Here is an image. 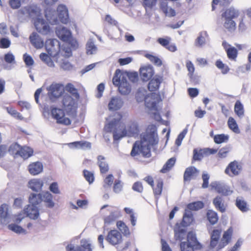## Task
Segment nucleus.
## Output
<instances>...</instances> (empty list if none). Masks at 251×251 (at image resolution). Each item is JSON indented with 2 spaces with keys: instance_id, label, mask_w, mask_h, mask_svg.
Listing matches in <instances>:
<instances>
[{
  "instance_id": "39",
  "label": "nucleus",
  "mask_w": 251,
  "mask_h": 251,
  "mask_svg": "<svg viewBox=\"0 0 251 251\" xmlns=\"http://www.w3.org/2000/svg\"><path fill=\"white\" fill-rule=\"evenodd\" d=\"M116 226L124 236H128L130 235V232L129 228L124 222L122 221H118Z\"/></svg>"
},
{
  "instance_id": "1",
  "label": "nucleus",
  "mask_w": 251,
  "mask_h": 251,
  "mask_svg": "<svg viewBox=\"0 0 251 251\" xmlns=\"http://www.w3.org/2000/svg\"><path fill=\"white\" fill-rule=\"evenodd\" d=\"M119 118L114 119L104 126L107 132H112L114 141H118L125 136H134L137 135L139 132V127L137 123L130 122L126 127H124L121 122L122 116L118 114Z\"/></svg>"
},
{
  "instance_id": "47",
  "label": "nucleus",
  "mask_w": 251,
  "mask_h": 251,
  "mask_svg": "<svg viewBox=\"0 0 251 251\" xmlns=\"http://www.w3.org/2000/svg\"><path fill=\"white\" fill-rule=\"evenodd\" d=\"M145 57L157 66H161L162 64L161 60L156 56L150 53H146L145 54Z\"/></svg>"
},
{
  "instance_id": "24",
  "label": "nucleus",
  "mask_w": 251,
  "mask_h": 251,
  "mask_svg": "<svg viewBox=\"0 0 251 251\" xmlns=\"http://www.w3.org/2000/svg\"><path fill=\"white\" fill-rule=\"evenodd\" d=\"M28 170L31 175L35 176L43 171V166L42 163L40 162H33L28 165Z\"/></svg>"
},
{
  "instance_id": "64",
  "label": "nucleus",
  "mask_w": 251,
  "mask_h": 251,
  "mask_svg": "<svg viewBox=\"0 0 251 251\" xmlns=\"http://www.w3.org/2000/svg\"><path fill=\"white\" fill-rule=\"evenodd\" d=\"M4 59L7 63H12L15 61V57L11 53L8 52L4 55Z\"/></svg>"
},
{
  "instance_id": "29",
  "label": "nucleus",
  "mask_w": 251,
  "mask_h": 251,
  "mask_svg": "<svg viewBox=\"0 0 251 251\" xmlns=\"http://www.w3.org/2000/svg\"><path fill=\"white\" fill-rule=\"evenodd\" d=\"M42 195V201L46 203V206L49 208H52L54 205V203L52 201V195L48 191L43 192Z\"/></svg>"
},
{
  "instance_id": "54",
  "label": "nucleus",
  "mask_w": 251,
  "mask_h": 251,
  "mask_svg": "<svg viewBox=\"0 0 251 251\" xmlns=\"http://www.w3.org/2000/svg\"><path fill=\"white\" fill-rule=\"evenodd\" d=\"M72 144L74 145L76 148H91V143L86 142V141H76L72 143Z\"/></svg>"
},
{
  "instance_id": "13",
  "label": "nucleus",
  "mask_w": 251,
  "mask_h": 251,
  "mask_svg": "<svg viewBox=\"0 0 251 251\" xmlns=\"http://www.w3.org/2000/svg\"><path fill=\"white\" fill-rule=\"evenodd\" d=\"M34 25L36 30L43 35L48 34L50 32L49 25L43 19H36L34 21Z\"/></svg>"
},
{
  "instance_id": "60",
  "label": "nucleus",
  "mask_w": 251,
  "mask_h": 251,
  "mask_svg": "<svg viewBox=\"0 0 251 251\" xmlns=\"http://www.w3.org/2000/svg\"><path fill=\"white\" fill-rule=\"evenodd\" d=\"M23 59L27 66L30 67L33 65L34 60L30 55L25 53L23 56Z\"/></svg>"
},
{
  "instance_id": "33",
  "label": "nucleus",
  "mask_w": 251,
  "mask_h": 251,
  "mask_svg": "<svg viewBox=\"0 0 251 251\" xmlns=\"http://www.w3.org/2000/svg\"><path fill=\"white\" fill-rule=\"evenodd\" d=\"M194 221L193 214L192 212L185 209L182 219V224L184 226L190 225Z\"/></svg>"
},
{
  "instance_id": "16",
  "label": "nucleus",
  "mask_w": 251,
  "mask_h": 251,
  "mask_svg": "<svg viewBox=\"0 0 251 251\" xmlns=\"http://www.w3.org/2000/svg\"><path fill=\"white\" fill-rule=\"evenodd\" d=\"M140 75L143 81L149 80L154 74L153 68L150 65L145 66L140 69Z\"/></svg>"
},
{
  "instance_id": "5",
  "label": "nucleus",
  "mask_w": 251,
  "mask_h": 251,
  "mask_svg": "<svg viewBox=\"0 0 251 251\" xmlns=\"http://www.w3.org/2000/svg\"><path fill=\"white\" fill-rule=\"evenodd\" d=\"M221 233V229H215L210 233V247L211 249L219 251L224 248L230 242L233 234L232 228L229 227L225 231L222 238L220 239Z\"/></svg>"
},
{
  "instance_id": "20",
  "label": "nucleus",
  "mask_w": 251,
  "mask_h": 251,
  "mask_svg": "<svg viewBox=\"0 0 251 251\" xmlns=\"http://www.w3.org/2000/svg\"><path fill=\"white\" fill-rule=\"evenodd\" d=\"M163 180L159 178L155 181V184L151 187L154 198L156 201H158L160 198L163 191Z\"/></svg>"
},
{
  "instance_id": "25",
  "label": "nucleus",
  "mask_w": 251,
  "mask_h": 251,
  "mask_svg": "<svg viewBox=\"0 0 251 251\" xmlns=\"http://www.w3.org/2000/svg\"><path fill=\"white\" fill-rule=\"evenodd\" d=\"M198 173V170L194 167L191 166L186 169L184 175L183 180L184 181H190L192 177Z\"/></svg>"
},
{
  "instance_id": "52",
  "label": "nucleus",
  "mask_w": 251,
  "mask_h": 251,
  "mask_svg": "<svg viewBox=\"0 0 251 251\" xmlns=\"http://www.w3.org/2000/svg\"><path fill=\"white\" fill-rule=\"evenodd\" d=\"M248 23L247 19L245 17H243L239 24V31L241 32L245 31L247 29Z\"/></svg>"
},
{
  "instance_id": "17",
  "label": "nucleus",
  "mask_w": 251,
  "mask_h": 251,
  "mask_svg": "<svg viewBox=\"0 0 251 251\" xmlns=\"http://www.w3.org/2000/svg\"><path fill=\"white\" fill-rule=\"evenodd\" d=\"M58 16L60 22L66 24L69 22L68 10L66 6L60 4L57 8Z\"/></svg>"
},
{
  "instance_id": "40",
  "label": "nucleus",
  "mask_w": 251,
  "mask_h": 251,
  "mask_svg": "<svg viewBox=\"0 0 251 251\" xmlns=\"http://www.w3.org/2000/svg\"><path fill=\"white\" fill-rule=\"evenodd\" d=\"M8 205L5 203L2 204L0 206V219L1 222H4L8 217Z\"/></svg>"
},
{
  "instance_id": "14",
  "label": "nucleus",
  "mask_w": 251,
  "mask_h": 251,
  "mask_svg": "<svg viewBox=\"0 0 251 251\" xmlns=\"http://www.w3.org/2000/svg\"><path fill=\"white\" fill-rule=\"evenodd\" d=\"M163 76L162 75H156L153 78L150 79L148 85V90L151 92H155L157 91L160 84L163 81Z\"/></svg>"
},
{
  "instance_id": "26",
  "label": "nucleus",
  "mask_w": 251,
  "mask_h": 251,
  "mask_svg": "<svg viewBox=\"0 0 251 251\" xmlns=\"http://www.w3.org/2000/svg\"><path fill=\"white\" fill-rule=\"evenodd\" d=\"M43 186V182L39 179H32L28 182V187L34 191H38L41 190Z\"/></svg>"
},
{
  "instance_id": "51",
  "label": "nucleus",
  "mask_w": 251,
  "mask_h": 251,
  "mask_svg": "<svg viewBox=\"0 0 251 251\" xmlns=\"http://www.w3.org/2000/svg\"><path fill=\"white\" fill-rule=\"evenodd\" d=\"M123 183L119 179H116L113 185V191L116 193H119L123 189Z\"/></svg>"
},
{
  "instance_id": "48",
  "label": "nucleus",
  "mask_w": 251,
  "mask_h": 251,
  "mask_svg": "<svg viewBox=\"0 0 251 251\" xmlns=\"http://www.w3.org/2000/svg\"><path fill=\"white\" fill-rule=\"evenodd\" d=\"M228 137L224 134H217L214 136V141L216 144H221L228 140Z\"/></svg>"
},
{
  "instance_id": "55",
  "label": "nucleus",
  "mask_w": 251,
  "mask_h": 251,
  "mask_svg": "<svg viewBox=\"0 0 251 251\" xmlns=\"http://www.w3.org/2000/svg\"><path fill=\"white\" fill-rule=\"evenodd\" d=\"M114 180V176L112 174H109L104 179L103 187L106 188L112 185Z\"/></svg>"
},
{
  "instance_id": "34",
  "label": "nucleus",
  "mask_w": 251,
  "mask_h": 251,
  "mask_svg": "<svg viewBox=\"0 0 251 251\" xmlns=\"http://www.w3.org/2000/svg\"><path fill=\"white\" fill-rule=\"evenodd\" d=\"M206 215L207 220L211 225H215L219 220L217 213L212 210H208Z\"/></svg>"
},
{
  "instance_id": "8",
  "label": "nucleus",
  "mask_w": 251,
  "mask_h": 251,
  "mask_svg": "<svg viewBox=\"0 0 251 251\" xmlns=\"http://www.w3.org/2000/svg\"><path fill=\"white\" fill-rule=\"evenodd\" d=\"M58 37L62 41L68 43L71 47L75 48L78 46L77 41L73 39L71 32L67 28L62 27L56 30Z\"/></svg>"
},
{
  "instance_id": "63",
  "label": "nucleus",
  "mask_w": 251,
  "mask_h": 251,
  "mask_svg": "<svg viewBox=\"0 0 251 251\" xmlns=\"http://www.w3.org/2000/svg\"><path fill=\"white\" fill-rule=\"evenodd\" d=\"M9 4L13 9H18L21 5V0H9Z\"/></svg>"
},
{
  "instance_id": "31",
  "label": "nucleus",
  "mask_w": 251,
  "mask_h": 251,
  "mask_svg": "<svg viewBox=\"0 0 251 251\" xmlns=\"http://www.w3.org/2000/svg\"><path fill=\"white\" fill-rule=\"evenodd\" d=\"M222 45L226 50L228 58L231 60H234L235 59V48L231 47L226 42H223Z\"/></svg>"
},
{
  "instance_id": "7",
  "label": "nucleus",
  "mask_w": 251,
  "mask_h": 251,
  "mask_svg": "<svg viewBox=\"0 0 251 251\" xmlns=\"http://www.w3.org/2000/svg\"><path fill=\"white\" fill-rule=\"evenodd\" d=\"M202 245L198 241L196 235L190 231L187 235V241L181 242L180 244L181 251H195L202 249Z\"/></svg>"
},
{
  "instance_id": "49",
  "label": "nucleus",
  "mask_w": 251,
  "mask_h": 251,
  "mask_svg": "<svg viewBox=\"0 0 251 251\" xmlns=\"http://www.w3.org/2000/svg\"><path fill=\"white\" fill-rule=\"evenodd\" d=\"M186 66L188 71V75L190 78L192 79L193 77L195 70L194 65L191 61L187 60L186 62Z\"/></svg>"
},
{
  "instance_id": "35",
  "label": "nucleus",
  "mask_w": 251,
  "mask_h": 251,
  "mask_svg": "<svg viewBox=\"0 0 251 251\" xmlns=\"http://www.w3.org/2000/svg\"><path fill=\"white\" fill-rule=\"evenodd\" d=\"M122 106V102L120 99L113 97L108 103V108L110 110H117Z\"/></svg>"
},
{
  "instance_id": "58",
  "label": "nucleus",
  "mask_w": 251,
  "mask_h": 251,
  "mask_svg": "<svg viewBox=\"0 0 251 251\" xmlns=\"http://www.w3.org/2000/svg\"><path fill=\"white\" fill-rule=\"evenodd\" d=\"M251 69V64H246L243 66H240L238 68V73L239 74L246 73L249 72Z\"/></svg>"
},
{
  "instance_id": "22",
  "label": "nucleus",
  "mask_w": 251,
  "mask_h": 251,
  "mask_svg": "<svg viewBox=\"0 0 251 251\" xmlns=\"http://www.w3.org/2000/svg\"><path fill=\"white\" fill-rule=\"evenodd\" d=\"M31 44L36 49H41L44 47L43 40L36 32H33L29 36Z\"/></svg>"
},
{
  "instance_id": "37",
  "label": "nucleus",
  "mask_w": 251,
  "mask_h": 251,
  "mask_svg": "<svg viewBox=\"0 0 251 251\" xmlns=\"http://www.w3.org/2000/svg\"><path fill=\"white\" fill-rule=\"evenodd\" d=\"M5 109L7 113L11 116L20 121L24 120V117L19 112H18L13 106L6 107Z\"/></svg>"
},
{
  "instance_id": "62",
  "label": "nucleus",
  "mask_w": 251,
  "mask_h": 251,
  "mask_svg": "<svg viewBox=\"0 0 251 251\" xmlns=\"http://www.w3.org/2000/svg\"><path fill=\"white\" fill-rule=\"evenodd\" d=\"M10 40L5 38H2L0 39V48L6 49L9 47L10 45Z\"/></svg>"
},
{
  "instance_id": "42",
  "label": "nucleus",
  "mask_w": 251,
  "mask_h": 251,
  "mask_svg": "<svg viewBox=\"0 0 251 251\" xmlns=\"http://www.w3.org/2000/svg\"><path fill=\"white\" fill-rule=\"evenodd\" d=\"M236 206L242 212H246L249 211V206L246 201L236 199Z\"/></svg>"
},
{
  "instance_id": "6",
  "label": "nucleus",
  "mask_w": 251,
  "mask_h": 251,
  "mask_svg": "<svg viewBox=\"0 0 251 251\" xmlns=\"http://www.w3.org/2000/svg\"><path fill=\"white\" fill-rule=\"evenodd\" d=\"M8 151L14 158L21 157L24 159L28 158L33 154V150L26 146H21L17 143H12L8 149Z\"/></svg>"
},
{
  "instance_id": "43",
  "label": "nucleus",
  "mask_w": 251,
  "mask_h": 251,
  "mask_svg": "<svg viewBox=\"0 0 251 251\" xmlns=\"http://www.w3.org/2000/svg\"><path fill=\"white\" fill-rule=\"evenodd\" d=\"M204 152V150L201 149L198 150L197 149H195L193 150V161H201L204 155L205 154Z\"/></svg>"
},
{
  "instance_id": "57",
  "label": "nucleus",
  "mask_w": 251,
  "mask_h": 251,
  "mask_svg": "<svg viewBox=\"0 0 251 251\" xmlns=\"http://www.w3.org/2000/svg\"><path fill=\"white\" fill-rule=\"evenodd\" d=\"M236 115L239 117H242L244 115L243 105L238 100L236 101Z\"/></svg>"
},
{
  "instance_id": "61",
  "label": "nucleus",
  "mask_w": 251,
  "mask_h": 251,
  "mask_svg": "<svg viewBox=\"0 0 251 251\" xmlns=\"http://www.w3.org/2000/svg\"><path fill=\"white\" fill-rule=\"evenodd\" d=\"M49 189L53 194H59L60 193L58 183L56 182H52L50 184Z\"/></svg>"
},
{
  "instance_id": "59",
  "label": "nucleus",
  "mask_w": 251,
  "mask_h": 251,
  "mask_svg": "<svg viewBox=\"0 0 251 251\" xmlns=\"http://www.w3.org/2000/svg\"><path fill=\"white\" fill-rule=\"evenodd\" d=\"M87 244H89L86 243V244L83 245L81 246H78L75 249L73 245H70L67 246V249L68 251H84V249L88 250V249L85 248Z\"/></svg>"
},
{
  "instance_id": "3",
  "label": "nucleus",
  "mask_w": 251,
  "mask_h": 251,
  "mask_svg": "<svg viewBox=\"0 0 251 251\" xmlns=\"http://www.w3.org/2000/svg\"><path fill=\"white\" fill-rule=\"evenodd\" d=\"M65 90L74 98L69 95H64L62 100V107L66 111L67 114L75 116L77 108V101L79 99V94L77 89L71 83L66 84Z\"/></svg>"
},
{
  "instance_id": "12",
  "label": "nucleus",
  "mask_w": 251,
  "mask_h": 251,
  "mask_svg": "<svg viewBox=\"0 0 251 251\" xmlns=\"http://www.w3.org/2000/svg\"><path fill=\"white\" fill-rule=\"evenodd\" d=\"M106 240L110 244L116 246L122 242L123 238L121 233L119 231L113 229L108 232Z\"/></svg>"
},
{
  "instance_id": "45",
  "label": "nucleus",
  "mask_w": 251,
  "mask_h": 251,
  "mask_svg": "<svg viewBox=\"0 0 251 251\" xmlns=\"http://www.w3.org/2000/svg\"><path fill=\"white\" fill-rule=\"evenodd\" d=\"M83 175L86 180L90 184L93 183L95 180L94 174L92 172L87 170L83 171Z\"/></svg>"
},
{
  "instance_id": "15",
  "label": "nucleus",
  "mask_w": 251,
  "mask_h": 251,
  "mask_svg": "<svg viewBox=\"0 0 251 251\" xmlns=\"http://www.w3.org/2000/svg\"><path fill=\"white\" fill-rule=\"evenodd\" d=\"M45 46L48 53L50 55H55L57 49H59L60 48L59 42L54 39L46 40Z\"/></svg>"
},
{
  "instance_id": "19",
  "label": "nucleus",
  "mask_w": 251,
  "mask_h": 251,
  "mask_svg": "<svg viewBox=\"0 0 251 251\" xmlns=\"http://www.w3.org/2000/svg\"><path fill=\"white\" fill-rule=\"evenodd\" d=\"M171 40V38L170 37L166 36L165 38H158L157 41L159 44L171 52H175L177 48L175 44H170Z\"/></svg>"
},
{
  "instance_id": "27",
  "label": "nucleus",
  "mask_w": 251,
  "mask_h": 251,
  "mask_svg": "<svg viewBox=\"0 0 251 251\" xmlns=\"http://www.w3.org/2000/svg\"><path fill=\"white\" fill-rule=\"evenodd\" d=\"M176 162V158L172 157L168 159L165 164L163 165L160 172L161 173L165 174L169 172L174 166Z\"/></svg>"
},
{
  "instance_id": "10",
  "label": "nucleus",
  "mask_w": 251,
  "mask_h": 251,
  "mask_svg": "<svg viewBox=\"0 0 251 251\" xmlns=\"http://www.w3.org/2000/svg\"><path fill=\"white\" fill-rule=\"evenodd\" d=\"M50 112L52 118L56 120L57 124L65 126H69L71 124V120L65 117L64 110L57 107H51Z\"/></svg>"
},
{
  "instance_id": "50",
  "label": "nucleus",
  "mask_w": 251,
  "mask_h": 251,
  "mask_svg": "<svg viewBox=\"0 0 251 251\" xmlns=\"http://www.w3.org/2000/svg\"><path fill=\"white\" fill-rule=\"evenodd\" d=\"M216 66L217 67L221 70L222 73L224 74H226L228 71L229 68L228 66L224 64L222 61L218 60L216 62Z\"/></svg>"
},
{
  "instance_id": "11",
  "label": "nucleus",
  "mask_w": 251,
  "mask_h": 251,
  "mask_svg": "<svg viewBox=\"0 0 251 251\" xmlns=\"http://www.w3.org/2000/svg\"><path fill=\"white\" fill-rule=\"evenodd\" d=\"M225 18L224 27L228 29L231 30L234 28L235 23L233 19L235 17V11L234 9H228L222 14Z\"/></svg>"
},
{
  "instance_id": "23",
  "label": "nucleus",
  "mask_w": 251,
  "mask_h": 251,
  "mask_svg": "<svg viewBox=\"0 0 251 251\" xmlns=\"http://www.w3.org/2000/svg\"><path fill=\"white\" fill-rule=\"evenodd\" d=\"M97 159V164L100 168V174L107 173L109 170V167L106 158L103 156L100 155L98 156Z\"/></svg>"
},
{
  "instance_id": "28",
  "label": "nucleus",
  "mask_w": 251,
  "mask_h": 251,
  "mask_svg": "<svg viewBox=\"0 0 251 251\" xmlns=\"http://www.w3.org/2000/svg\"><path fill=\"white\" fill-rule=\"evenodd\" d=\"M160 8L166 16L172 17L176 16L175 10L171 7L168 6V4L165 2H161Z\"/></svg>"
},
{
  "instance_id": "2",
  "label": "nucleus",
  "mask_w": 251,
  "mask_h": 251,
  "mask_svg": "<svg viewBox=\"0 0 251 251\" xmlns=\"http://www.w3.org/2000/svg\"><path fill=\"white\" fill-rule=\"evenodd\" d=\"M157 143V136L155 131L143 133L140 135V140L133 144L130 155L135 157L141 155L144 158H149L151 156V146Z\"/></svg>"
},
{
  "instance_id": "30",
  "label": "nucleus",
  "mask_w": 251,
  "mask_h": 251,
  "mask_svg": "<svg viewBox=\"0 0 251 251\" xmlns=\"http://www.w3.org/2000/svg\"><path fill=\"white\" fill-rule=\"evenodd\" d=\"M29 204L37 206L43 201L42 194H36L34 193L30 194L29 197Z\"/></svg>"
},
{
  "instance_id": "53",
  "label": "nucleus",
  "mask_w": 251,
  "mask_h": 251,
  "mask_svg": "<svg viewBox=\"0 0 251 251\" xmlns=\"http://www.w3.org/2000/svg\"><path fill=\"white\" fill-rule=\"evenodd\" d=\"M132 189L135 192L142 193L144 190V187L141 182L136 181L133 183Z\"/></svg>"
},
{
  "instance_id": "41",
  "label": "nucleus",
  "mask_w": 251,
  "mask_h": 251,
  "mask_svg": "<svg viewBox=\"0 0 251 251\" xmlns=\"http://www.w3.org/2000/svg\"><path fill=\"white\" fill-rule=\"evenodd\" d=\"M204 204L202 201H197L188 204L186 209L190 211H197L202 208Z\"/></svg>"
},
{
  "instance_id": "32",
  "label": "nucleus",
  "mask_w": 251,
  "mask_h": 251,
  "mask_svg": "<svg viewBox=\"0 0 251 251\" xmlns=\"http://www.w3.org/2000/svg\"><path fill=\"white\" fill-rule=\"evenodd\" d=\"M55 55H50L46 53H41L39 55L40 59L50 67H54L55 64L51 59V57Z\"/></svg>"
},
{
  "instance_id": "36",
  "label": "nucleus",
  "mask_w": 251,
  "mask_h": 251,
  "mask_svg": "<svg viewBox=\"0 0 251 251\" xmlns=\"http://www.w3.org/2000/svg\"><path fill=\"white\" fill-rule=\"evenodd\" d=\"M213 204L215 208L221 212H224L226 211V207L222 197L220 196L216 197L213 200Z\"/></svg>"
},
{
  "instance_id": "56",
  "label": "nucleus",
  "mask_w": 251,
  "mask_h": 251,
  "mask_svg": "<svg viewBox=\"0 0 251 251\" xmlns=\"http://www.w3.org/2000/svg\"><path fill=\"white\" fill-rule=\"evenodd\" d=\"M8 228L11 230L17 233H21L25 232V230L21 226L14 224L9 225L8 226Z\"/></svg>"
},
{
  "instance_id": "44",
  "label": "nucleus",
  "mask_w": 251,
  "mask_h": 251,
  "mask_svg": "<svg viewBox=\"0 0 251 251\" xmlns=\"http://www.w3.org/2000/svg\"><path fill=\"white\" fill-rule=\"evenodd\" d=\"M225 172L226 175L232 177L235 176V161H233L228 164Z\"/></svg>"
},
{
  "instance_id": "9",
  "label": "nucleus",
  "mask_w": 251,
  "mask_h": 251,
  "mask_svg": "<svg viewBox=\"0 0 251 251\" xmlns=\"http://www.w3.org/2000/svg\"><path fill=\"white\" fill-rule=\"evenodd\" d=\"M48 91L49 99L51 101L55 102L63 95L64 89L63 85L53 83L48 88Z\"/></svg>"
},
{
  "instance_id": "46",
  "label": "nucleus",
  "mask_w": 251,
  "mask_h": 251,
  "mask_svg": "<svg viewBox=\"0 0 251 251\" xmlns=\"http://www.w3.org/2000/svg\"><path fill=\"white\" fill-rule=\"evenodd\" d=\"M157 0H142V5L147 9H151L155 6Z\"/></svg>"
},
{
  "instance_id": "18",
  "label": "nucleus",
  "mask_w": 251,
  "mask_h": 251,
  "mask_svg": "<svg viewBox=\"0 0 251 251\" xmlns=\"http://www.w3.org/2000/svg\"><path fill=\"white\" fill-rule=\"evenodd\" d=\"M24 211L26 217H28L31 219L36 220L39 216V209L37 206L28 204L24 208Z\"/></svg>"
},
{
  "instance_id": "4",
  "label": "nucleus",
  "mask_w": 251,
  "mask_h": 251,
  "mask_svg": "<svg viewBox=\"0 0 251 251\" xmlns=\"http://www.w3.org/2000/svg\"><path fill=\"white\" fill-rule=\"evenodd\" d=\"M128 78L133 82L136 81L138 78V74L134 73L128 75L119 69L116 70L112 82L115 86L118 87L119 92L122 95L128 94L131 91L130 85L127 81Z\"/></svg>"
},
{
  "instance_id": "21",
  "label": "nucleus",
  "mask_w": 251,
  "mask_h": 251,
  "mask_svg": "<svg viewBox=\"0 0 251 251\" xmlns=\"http://www.w3.org/2000/svg\"><path fill=\"white\" fill-rule=\"evenodd\" d=\"M212 187L215 189L217 193L221 194L224 196L230 195L233 192L232 190L230 189L229 187L224 184L215 183L212 185Z\"/></svg>"
},
{
  "instance_id": "38",
  "label": "nucleus",
  "mask_w": 251,
  "mask_h": 251,
  "mask_svg": "<svg viewBox=\"0 0 251 251\" xmlns=\"http://www.w3.org/2000/svg\"><path fill=\"white\" fill-rule=\"evenodd\" d=\"M121 216V212L119 211H116L111 212L109 215L106 216L104 219L105 224H109L115 221L117 219Z\"/></svg>"
}]
</instances>
